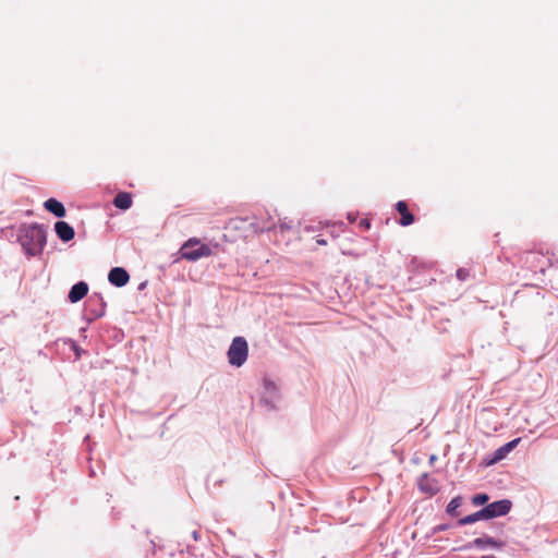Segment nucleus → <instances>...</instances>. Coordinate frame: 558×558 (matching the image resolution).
<instances>
[{
  "label": "nucleus",
  "mask_w": 558,
  "mask_h": 558,
  "mask_svg": "<svg viewBox=\"0 0 558 558\" xmlns=\"http://www.w3.org/2000/svg\"><path fill=\"white\" fill-rule=\"evenodd\" d=\"M87 293H88L87 283L84 281H81V282L75 283L71 288L68 296L72 303H76V302L81 301L83 298H85Z\"/></svg>",
  "instance_id": "obj_10"
},
{
  "label": "nucleus",
  "mask_w": 558,
  "mask_h": 558,
  "mask_svg": "<svg viewBox=\"0 0 558 558\" xmlns=\"http://www.w3.org/2000/svg\"><path fill=\"white\" fill-rule=\"evenodd\" d=\"M180 255L182 259L196 262L201 258L211 256L213 251L209 245L202 243L198 238H190L182 244Z\"/></svg>",
  "instance_id": "obj_2"
},
{
  "label": "nucleus",
  "mask_w": 558,
  "mask_h": 558,
  "mask_svg": "<svg viewBox=\"0 0 558 558\" xmlns=\"http://www.w3.org/2000/svg\"><path fill=\"white\" fill-rule=\"evenodd\" d=\"M435 460H436V457H435L434 454H433V456H430L429 461H430V462H434Z\"/></svg>",
  "instance_id": "obj_22"
},
{
  "label": "nucleus",
  "mask_w": 558,
  "mask_h": 558,
  "mask_svg": "<svg viewBox=\"0 0 558 558\" xmlns=\"http://www.w3.org/2000/svg\"><path fill=\"white\" fill-rule=\"evenodd\" d=\"M518 263L532 271L539 270L541 272H544L546 267L549 265L548 259L545 258L542 251L533 250L520 253L518 255Z\"/></svg>",
  "instance_id": "obj_3"
},
{
  "label": "nucleus",
  "mask_w": 558,
  "mask_h": 558,
  "mask_svg": "<svg viewBox=\"0 0 558 558\" xmlns=\"http://www.w3.org/2000/svg\"><path fill=\"white\" fill-rule=\"evenodd\" d=\"M316 242H317V244H319V245H326V244H327V241H326V240H324V239H317V240H316Z\"/></svg>",
  "instance_id": "obj_20"
},
{
  "label": "nucleus",
  "mask_w": 558,
  "mask_h": 558,
  "mask_svg": "<svg viewBox=\"0 0 558 558\" xmlns=\"http://www.w3.org/2000/svg\"><path fill=\"white\" fill-rule=\"evenodd\" d=\"M44 207L50 211L51 214H53L54 216L61 218V217H64L65 216V208L64 206L62 205V203H60L59 201H57L56 198H49L47 199L45 203H44Z\"/></svg>",
  "instance_id": "obj_11"
},
{
  "label": "nucleus",
  "mask_w": 558,
  "mask_h": 558,
  "mask_svg": "<svg viewBox=\"0 0 558 558\" xmlns=\"http://www.w3.org/2000/svg\"><path fill=\"white\" fill-rule=\"evenodd\" d=\"M489 497L486 494H477L473 496L472 502L475 506H482L488 501Z\"/></svg>",
  "instance_id": "obj_18"
},
{
  "label": "nucleus",
  "mask_w": 558,
  "mask_h": 558,
  "mask_svg": "<svg viewBox=\"0 0 558 558\" xmlns=\"http://www.w3.org/2000/svg\"><path fill=\"white\" fill-rule=\"evenodd\" d=\"M396 209L401 216L399 223L402 227H408L414 222V216L410 213L408 204L404 201H399L396 204Z\"/></svg>",
  "instance_id": "obj_9"
},
{
  "label": "nucleus",
  "mask_w": 558,
  "mask_h": 558,
  "mask_svg": "<svg viewBox=\"0 0 558 558\" xmlns=\"http://www.w3.org/2000/svg\"><path fill=\"white\" fill-rule=\"evenodd\" d=\"M54 230L57 235L63 242H69L74 239L75 231L74 229L65 221H58L54 225Z\"/></svg>",
  "instance_id": "obj_8"
},
{
  "label": "nucleus",
  "mask_w": 558,
  "mask_h": 558,
  "mask_svg": "<svg viewBox=\"0 0 558 558\" xmlns=\"http://www.w3.org/2000/svg\"><path fill=\"white\" fill-rule=\"evenodd\" d=\"M132 196L128 192H120L113 198V205L122 210H126L132 206Z\"/></svg>",
  "instance_id": "obj_12"
},
{
  "label": "nucleus",
  "mask_w": 558,
  "mask_h": 558,
  "mask_svg": "<svg viewBox=\"0 0 558 558\" xmlns=\"http://www.w3.org/2000/svg\"><path fill=\"white\" fill-rule=\"evenodd\" d=\"M108 280L111 284L120 288L129 282L130 276L124 268L114 267L110 270Z\"/></svg>",
  "instance_id": "obj_7"
},
{
  "label": "nucleus",
  "mask_w": 558,
  "mask_h": 558,
  "mask_svg": "<svg viewBox=\"0 0 558 558\" xmlns=\"http://www.w3.org/2000/svg\"><path fill=\"white\" fill-rule=\"evenodd\" d=\"M520 442V438H515L502 447H500L496 453H495V460H501L504 459L512 449L517 447V445Z\"/></svg>",
  "instance_id": "obj_14"
},
{
  "label": "nucleus",
  "mask_w": 558,
  "mask_h": 558,
  "mask_svg": "<svg viewBox=\"0 0 558 558\" xmlns=\"http://www.w3.org/2000/svg\"><path fill=\"white\" fill-rule=\"evenodd\" d=\"M511 506V501L508 499L494 501L482 509V514H484L485 519L501 517L510 511Z\"/></svg>",
  "instance_id": "obj_5"
},
{
  "label": "nucleus",
  "mask_w": 558,
  "mask_h": 558,
  "mask_svg": "<svg viewBox=\"0 0 558 558\" xmlns=\"http://www.w3.org/2000/svg\"><path fill=\"white\" fill-rule=\"evenodd\" d=\"M248 354V345L243 337H235L228 350V361L236 367L242 366Z\"/></svg>",
  "instance_id": "obj_4"
},
{
  "label": "nucleus",
  "mask_w": 558,
  "mask_h": 558,
  "mask_svg": "<svg viewBox=\"0 0 558 558\" xmlns=\"http://www.w3.org/2000/svg\"><path fill=\"white\" fill-rule=\"evenodd\" d=\"M470 277V272L468 269H464V268H459L457 270V278L461 281H464L466 280L468 278Z\"/></svg>",
  "instance_id": "obj_19"
},
{
  "label": "nucleus",
  "mask_w": 558,
  "mask_h": 558,
  "mask_svg": "<svg viewBox=\"0 0 558 558\" xmlns=\"http://www.w3.org/2000/svg\"><path fill=\"white\" fill-rule=\"evenodd\" d=\"M418 488L422 493L434 496L439 492V483L436 478L423 474L418 480Z\"/></svg>",
  "instance_id": "obj_6"
},
{
  "label": "nucleus",
  "mask_w": 558,
  "mask_h": 558,
  "mask_svg": "<svg viewBox=\"0 0 558 558\" xmlns=\"http://www.w3.org/2000/svg\"><path fill=\"white\" fill-rule=\"evenodd\" d=\"M361 226H364L367 229L369 228V222L367 220H362Z\"/></svg>",
  "instance_id": "obj_21"
},
{
  "label": "nucleus",
  "mask_w": 558,
  "mask_h": 558,
  "mask_svg": "<svg viewBox=\"0 0 558 558\" xmlns=\"http://www.w3.org/2000/svg\"><path fill=\"white\" fill-rule=\"evenodd\" d=\"M46 230L40 225L24 227L20 234V243L28 256L40 254L46 245Z\"/></svg>",
  "instance_id": "obj_1"
},
{
  "label": "nucleus",
  "mask_w": 558,
  "mask_h": 558,
  "mask_svg": "<svg viewBox=\"0 0 558 558\" xmlns=\"http://www.w3.org/2000/svg\"><path fill=\"white\" fill-rule=\"evenodd\" d=\"M482 519H485L484 518V514H482V509L472 513V514H469L462 519L459 520V524L460 525H468V524H472L478 520H482Z\"/></svg>",
  "instance_id": "obj_16"
},
{
  "label": "nucleus",
  "mask_w": 558,
  "mask_h": 558,
  "mask_svg": "<svg viewBox=\"0 0 558 558\" xmlns=\"http://www.w3.org/2000/svg\"><path fill=\"white\" fill-rule=\"evenodd\" d=\"M462 505V498L460 496H457L450 500V502L447 506V513L456 517L457 515V509Z\"/></svg>",
  "instance_id": "obj_17"
},
{
  "label": "nucleus",
  "mask_w": 558,
  "mask_h": 558,
  "mask_svg": "<svg viewBox=\"0 0 558 558\" xmlns=\"http://www.w3.org/2000/svg\"><path fill=\"white\" fill-rule=\"evenodd\" d=\"M267 219L264 220L263 216L259 218H256V221L254 222V226L256 230L264 232V231H270L276 227V221L267 215Z\"/></svg>",
  "instance_id": "obj_13"
},
{
  "label": "nucleus",
  "mask_w": 558,
  "mask_h": 558,
  "mask_svg": "<svg viewBox=\"0 0 558 558\" xmlns=\"http://www.w3.org/2000/svg\"><path fill=\"white\" fill-rule=\"evenodd\" d=\"M474 545L476 547H485V546L500 547L501 543L497 542L496 539H494L492 537H478V538L474 539Z\"/></svg>",
  "instance_id": "obj_15"
},
{
  "label": "nucleus",
  "mask_w": 558,
  "mask_h": 558,
  "mask_svg": "<svg viewBox=\"0 0 558 558\" xmlns=\"http://www.w3.org/2000/svg\"><path fill=\"white\" fill-rule=\"evenodd\" d=\"M481 558H496V557H494V556H483Z\"/></svg>",
  "instance_id": "obj_23"
}]
</instances>
